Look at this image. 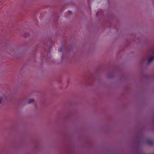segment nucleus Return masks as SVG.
Returning a JSON list of instances; mask_svg holds the SVG:
<instances>
[{
  "label": "nucleus",
  "instance_id": "nucleus-1",
  "mask_svg": "<svg viewBox=\"0 0 154 154\" xmlns=\"http://www.w3.org/2000/svg\"><path fill=\"white\" fill-rule=\"evenodd\" d=\"M19 48L17 46H14L9 48L8 53L13 56L16 55L19 52Z\"/></svg>",
  "mask_w": 154,
  "mask_h": 154
},
{
  "label": "nucleus",
  "instance_id": "nucleus-2",
  "mask_svg": "<svg viewBox=\"0 0 154 154\" xmlns=\"http://www.w3.org/2000/svg\"><path fill=\"white\" fill-rule=\"evenodd\" d=\"M5 98V97L4 96H0V104L3 101Z\"/></svg>",
  "mask_w": 154,
  "mask_h": 154
},
{
  "label": "nucleus",
  "instance_id": "nucleus-3",
  "mask_svg": "<svg viewBox=\"0 0 154 154\" xmlns=\"http://www.w3.org/2000/svg\"><path fill=\"white\" fill-rule=\"evenodd\" d=\"M35 102V100L34 99H32L29 100L27 102L28 103H34Z\"/></svg>",
  "mask_w": 154,
  "mask_h": 154
},
{
  "label": "nucleus",
  "instance_id": "nucleus-4",
  "mask_svg": "<svg viewBox=\"0 0 154 154\" xmlns=\"http://www.w3.org/2000/svg\"><path fill=\"white\" fill-rule=\"evenodd\" d=\"M154 58V57H150L148 60V62L149 63Z\"/></svg>",
  "mask_w": 154,
  "mask_h": 154
}]
</instances>
